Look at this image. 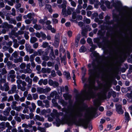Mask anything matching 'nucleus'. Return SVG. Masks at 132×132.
Returning a JSON list of instances; mask_svg holds the SVG:
<instances>
[{
	"label": "nucleus",
	"mask_w": 132,
	"mask_h": 132,
	"mask_svg": "<svg viewBox=\"0 0 132 132\" xmlns=\"http://www.w3.org/2000/svg\"><path fill=\"white\" fill-rule=\"evenodd\" d=\"M122 54L125 56H130V52L129 50H128L125 52H123Z\"/></svg>",
	"instance_id": "nucleus-48"
},
{
	"label": "nucleus",
	"mask_w": 132,
	"mask_h": 132,
	"mask_svg": "<svg viewBox=\"0 0 132 132\" xmlns=\"http://www.w3.org/2000/svg\"><path fill=\"white\" fill-rule=\"evenodd\" d=\"M63 75L65 76L67 79L69 80L71 79L70 74L69 72L64 71L63 73Z\"/></svg>",
	"instance_id": "nucleus-21"
},
{
	"label": "nucleus",
	"mask_w": 132,
	"mask_h": 132,
	"mask_svg": "<svg viewBox=\"0 0 132 132\" xmlns=\"http://www.w3.org/2000/svg\"><path fill=\"white\" fill-rule=\"evenodd\" d=\"M16 74V78L18 79L16 81L18 88L23 92L26 89V87L27 85V83L24 81L20 79L21 78V76L19 75L18 73H17Z\"/></svg>",
	"instance_id": "nucleus-3"
},
{
	"label": "nucleus",
	"mask_w": 132,
	"mask_h": 132,
	"mask_svg": "<svg viewBox=\"0 0 132 132\" xmlns=\"http://www.w3.org/2000/svg\"><path fill=\"white\" fill-rule=\"evenodd\" d=\"M37 91L40 94L44 93V89L41 87H38L37 88Z\"/></svg>",
	"instance_id": "nucleus-30"
},
{
	"label": "nucleus",
	"mask_w": 132,
	"mask_h": 132,
	"mask_svg": "<svg viewBox=\"0 0 132 132\" xmlns=\"http://www.w3.org/2000/svg\"><path fill=\"white\" fill-rule=\"evenodd\" d=\"M25 80L28 83V84L32 83V80L30 78L29 76H27L26 77Z\"/></svg>",
	"instance_id": "nucleus-27"
},
{
	"label": "nucleus",
	"mask_w": 132,
	"mask_h": 132,
	"mask_svg": "<svg viewBox=\"0 0 132 132\" xmlns=\"http://www.w3.org/2000/svg\"><path fill=\"white\" fill-rule=\"evenodd\" d=\"M14 96L15 99L16 101H19V99L20 98L18 95L17 94H15L14 95Z\"/></svg>",
	"instance_id": "nucleus-50"
},
{
	"label": "nucleus",
	"mask_w": 132,
	"mask_h": 132,
	"mask_svg": "<svg viewBox=\"0 0 132 132\" xmlns=\"http://www.w3.org/2000/svg\"><path fill=\"white\" fill-rule=\"evenodd\" d=\"M38 40L35 37H31L30 42L31 43H34Z\"/></svg>",
	"instance_id": "nucleus-26"
},
{
	"label": "nucleus",
	"mask_w": 132,
	"mask_h": 132,
	"mask_svg": "<svg viewBox=\"0 0 132 132\" xmlns=\"http://www.w3.org/2000/svg\"><path fill=\"white\" fill-rule=\"evenodd\" d=\"M4 91H8L9 89V87L8 83H5L3 85Z\"/></svg>",
	"instance_id": "nucleus-19"
},
{
	"label": "nucleus",
	"mask_w": 132,
	"mask_h": 132,
	"mask_svg": "<svg viewBox=\"0 0 132 132\" xmlns=\"http://www.w3.org/2000/svg\"><path fill=\"white\" fill-rule=\"evenodd\" d=\"M43 102L45 103V106L46 108H48L50 106V104L49 103V101L47 100H44L43 101Z\"/></svg>",
	"instance_id": "nucleus-36"
},
{
	"label": "nucleus",
	"mask_w": 132,
	"mask_h": 132,
	"mask_svg": "<svg viewBox=\"0 0 132 132\" xmlns=\"http://www.w3.org/2000/svg\"><path fill=\"white\" fill-rule=\"evenodd\" d=\"M97 47V46L95 45H94L93 44H92V47L90 49V51L91 52H92L93 51H94L96 48Z\"/></svg>",
	"instance_id": "nucleus-34"
},
{
	"label": "nucleus",
	"mask_w": 132,
	"mask_h": 132,
	"mask_svg": "<svg viewBox=\"0 0 132 132\" xmlns=\"http://www.w3.org/2000/svg\"><path fill=\"white\" fill-rule=\"evenodd\" d=\"M126 96L128 98V99L132 98V90L131 91L130 93H127Z\"/></svg>",
	"instance_id": "nucleus-46"
},
{
	"label": "nucleus",
	"mask_w": 132,
	"mask_h": 132,
	"mask_svg": "<svg viewBox=\"0 0 132 132\" xmlns=\"http://www.w3.org/2000/svg\"><path fill=\"white\" fill-rule=\"evenodd\" d=\"M73 11V9L72 8L70 7L69 9H68L67 11V13L68 15H70L71 14V11Z\"/></svg>",
	"instance_id": "nucleus-37"
},
{
	"label": "nucleus",
	"mask_w": 132,
	"mask_h": 132,
	"mask_svg": "<svg viewBox=\"0 0 132 132\" xmlns=\"http://www.w3.org/2000/svg\"><path fill=\"white\" fill-rule=\"evenodd\" d=\"M14 100L13 97L12 96H10L9 97L8 100L7 101L9 102L11 101H13Z\"/></svg>",
	"instance_id": "nucleus-60"
},
{
	"label": "nucleus",
	"mask_w": 132,
	"mask_h": 132,
	"mask_svg": "<svg viewBox=\"0 0 132 132\" xmlns=\"http://www.w3.org/2000/svg\"><path fill=\"white\" fill-rule=\"evenodd\" d=\"M46 96L43 95H40L39 96L40 99L41 100H44L46 98Z\"/></svg>",
	"instance_id": "nucleus-59"
},
{
	"label": "nucleus",
	"mask_w": 132,
	"mask_h": 132,
	"mask_svg": "<svg viewBox=\"0 0 132 132\" xmlns=\"http://www.w3.org/2000/svg\"><path fill=\"white\" fill-rule=\"evenodd\" d=\"M105 33L104 32H103L102 31L100 30H99L98 31V35L100 36L99 37L100 38H102L104 37V38L105 39L106 38V37H104V35Z\"/></svg>",
	"instance_id": "nucleus-18"
},
{
	"label": "nucleus",
	"mask_w": 132,
	"mask_h": 132,
	"mask_svg": "<svg viewBox=\"0 0 132 132\" xmlns=\"http://www.w3.org/2000/svg\"><path fill=\"white\" fill-rule=\"evenodd\" d=\"M18 102L15 101L12 102L11 107L13 109H14L16 106V104H18Z\"/></svg>",
	"instance_id": "nucleus-25"
},
{
	"label": "nucleus",
	"mask_w": 132,
	"mask_h": 132,
	"mask_svg": "<svg viewBox=\"0 0 132 132\" xmlns=\"http://www.w3.org/2000/svg\"><path fill=\"white\" fill-rule=\"evenodd\" d=\"M11 109L10 107L7 108L3 112L5 116H8L10 114V112Z\"/></svg>",
	"instance_id": "nucleus-14"
},
{
	"label": "nucleus",
	"mask_w": 132,
	"mask_h": 132,
	"mask_svg": "<svg viewBox=\"0 0 132 132\" xmlns=\"http://www.w3.org/2000/svg\"><path fill=\"white\" fill-rule=\"evenodd\" d=\"M101 8L103 11H105L106 10V8L104 4H101Z\"/></svg>",
	"instance_id": "nucleus-55"
},
{
	"label": "nucleus",
	"mask_w": 132,
	"mask_h": 132,
	"mask_svg": "<svg viewBox=\"0 0 132 132\" xmlns=\"http://www.w3.org/2000/svg\"><path fill=\"white\" fill-rule=\"evenodd\" d=\"M100 58H95L92 63L93 69L89 70V74L90 75L89 80V85L85 84L84 87L85 90L80 94L78 95L76 99L78 103H82L85 100H89L91 98H94L95 96L94 90H96L98 88L95 87L94 84L96 78L99 76V71L100 65L102 63L100 61Z\"/></svg>",
	"instance_id": "nucleus-2"
},
{
	"label": "nucleus",
	"mask_w": 132,
	"mask_h": 132,
	"mask_svg": "<svg viewBox=\"0 0 132 132\" xmlns=\"http://www.w3.org/2000/svg\"><path fill=\"white\" fill-rule=\"evenodd\" d=\"M60 102L64 106H66L67 104V103L66 102H65L63 100H60Z\"/></svg>",
	"instance_id": "nucleus-42"
},
{
	"label": "nucleus",
	"mask_w": 132,
	"mask_h": 132,
	"mask_svg": "<svg viewBox=\"0 0 132 132\" xmlns=\"http://www.w3.org/2000/svg\"><path fill=\"white\" fill-rule=\"evenodd\" d=\"M50 57H49L50 58H52V57H53V58H56L53 49L51 50V52L50 54Z\"/></svg>",
	"instance_id": "nucleus-39"
},
{
	"label": "nucleus",
	"mask_w": 132,
	"mask_h": 132,
	"mask_svg": "<svg viewBox=\"0 0 132 132\" xmlns=\"http://www.w3.org/2000/svg\"><path fill=\"white\" fill-rule=\"evenodd\" d=\"M59 52L62 53L63 55L62 58H66V54L65 52V50L64 48L60 47L59 49Z\"/></svg>",
	"instance_id": "nucleus-13"
},
{
	"label": "nucleus",
	"mask_w": 132,
	"mask_h": 132,
	"mask_svg": "<svg viewBox=\"0 0 132 132\" xmlns=\"http://www.w3.org/2000/svg\"><path fill=\"white\" fill-rule=\"evenodd\" d=\"M50 49V46L48 47V49H46L45 50V51H43L41 49H40L38 50L37 51L38 55L41 56L42 55L41 57V58H50L48 56H47L49 51Z\"/></svg>",
	"instance_id": "nucleus-4"
},
{
	"label": "nucleus",
	"mask_w": 132,
	"mask_h": 132,
	"mask_svg": "<svg viewBox=\"0 0 132 132\" xmlns=\"http://www.w3.org/2000/svg\"><path fill=\"white\" fill-rule=\"evenodd\" d=\"M35 119L39 121L43 122L44 120V119L43 117H41L38 115H36L35 117Z\"/></svg>",
	"instance_id": "nucleus-17"
},
{
	"label": "nucleus",
	"mask_w": 132,
	"mask_h": 132,
	"mask_svg": "<svg viewBox=\"0 0 132 132\" xmlns=\"http://www.w3.org/2000/svg\"><path fill=\"white\" fill-rule=\"evenodd\" d=\"M113 18L114 21L115 22H117L118 21V18L119 15L116 13H114L112 14Z\"/></svg>",
	"instance_id": "nucleus-16"
},
{
	"label": "nucleus",
	"mask_w": 132,
	"mask_h": 132,
	"mask_svg": "<svg viewBox=\"0 0 132 132\" xmlns=\"http://www.w3.org/2000/svg\"><path fill=\"white\" fill-rule=\"evenodd\" d=\"M59 85V83L56 81H54V83L52 85L54 87L56 88L58 87Z\"/></svg>",
	"instance_id": "nucleus-44"
},
{
	"label": "nucleus",
	"mask_w": 132,
	"mask_h": 132,
	"mask_svg": "<svg viewBox=\"0 0 132 132\" xmlns=\"http://www.w3.org/2000/svg\"><path fill=\"white\" fill-rule=\"evenodd\" d=\"M110 87V85L107 84L100 86L99 88L100 92L97 94V98L94 101V105L96 107L92 108L87 110L85 114V118H80L78 121H75L78 118H80L83 116L85 110L84 107H76L71 109L70 116L76 125L78 126H82L85 128H87L88 122L86 119L89 120L94 116L96 111L97 107L101 105V100L106 99L107 92Z\"/></svg>",
	"instance_id": "nucleus-1"
},
{
	"label": "nucleus",
	"mask_w": 132,
	"mask_h": 132,
	"mask_svg": "<svg viewBox=\"0 0 132 132\" xmlns=\"http://www.w3.org/2000/svg\"><path fill=\"white\" fill-rule=\"evenodd\" d=\"M36 30H40L42 29V27L40 25H38L35 24L33 27Z\"/></svg>",
	"instance_id": "nucleus-28"
},
{
	"label": "nucleus",
	"mask_w": 132,
	"mask_h": 132,
	"mask_svg": "<svg viewBox=\"0 0 132 132\" xmlns=\"http://www.w3.org/2000/svg\"><path fill=\"white\" fill-rule=\"evenodd\" d=\"M125 119L126 121H127V122H128L130 120V116H129V115L128 113L127 112H125Z\"/></svg>",
	"instance_id": "nucleus-20"
},
{
	"label": "nucleus",
	"mask_w": 132,
	"mask_h": 132,
	"mask_svg": "<svg viewBox=\"0 0 132 132\" xmlns=\"http://www.w3.org/2000/svg\"><path fill=\"white\" fill-rule=\"evenodd\" d=\"M12 55L13 56L14 58H18V56L17 51H15L12 54Z\"/></svg>",
	"instance_id": "nucleus-47"
},
{
	"label": "nucleus",
	"mask_w": 132,
	"mask_h": 132,
	"mask_svg": "<svg viewBox=\"0 0 132 132\" xmlns=\"http://www.w3.org/2000/svg\"><path fill=\"white\" fill-rule=\"evenodd\" d=\"M16 89V86L15 85H12L11 90L13 92L15 93Z\"/></svg>",
	"instance_id": "nucleus-38"
},
{
	"label": "nucleus",
	"mask_w": 132,
	"mask_h": 132,
	"mask_svg": "<svg viewBox=\"0 0 132 132\" xmlns=\"http://www.w3.org/2000/svg\"><path fill=\"white\" fill-rule=\"evenodd\" d=\"M51 90V88L49 87H46V88L44 89V93H47L50 91Z\"/></svg>",
	"instance_id": "nucleus-33"
},
{
	"label": "nucleus",
	"mask_w": 132,
	"mask_h": 132,
	"mask_svg": "<svg viewBox=\"0 0 132 132\" xmlns=\"http://www.w3.org/2000/svg\"><path fill=\"white\" fill-rule=\"evenodd\" d=\"M80 43L81 44L83 45V44H85L86 41L84 39V38L81 39V40H80Z\"/></svg>",
	"instance_id": "nucleus-62"
},
{
	"label": "nucleus",
	"mask_w": 132,
	"mask_h": 132,
	"mask_svg": "<svg viewBox=\"0 0 132 132\" xmlns=\"http://www.w3.org/2000/svg\"><path fill=\"white\" fill-rule=\"evenodd\" d=\"M31 59L30 60L31 61H32L31 63V66L33 68H34L35 67L36 65L35 63L32 61L34 60V58H31Z\"/></svg>",
	"instance_id": "nucleus-58"
},
{
	"label": "nucleus",
	"mask_w": 132,
	"mask_h": 132,
	"mask_svg": "<svg viewBox=\"0 0 132 132\" xmlns=\"http://www.w3.org/2000/svg\"><path fill=\"white\" fill-rule=\"evenodd\" d=\"M22 107L21 106H16L14 109L13 110H14L17 111L19 112L22 109Z\"/></svg>",
	"instance_id": "nucleus-49"
},
{
	"label": "nucleus",
	"mask_w": 132,
	"mask_h": 132,
	"mask_svg": "<svg viewBox=\"0 0 132 132\" xmlns=\"http://www.w3.org/2000/svg\"><path fill=\"white\" fill-rule=\"evenodd\" d=\"M67 10L66 9H63L62 10V13L63 15H65L66 16H67Z\"/></svg>",
	"instance_id": "nucleus-54"
},
{
	"label": "nucleus",
	"mask_w": 132,
	"mask_h": 132,
	"mask_svg": "<svg viewBox=\"0 0 132 132\" xmlns=\"http://www.w3.org/2000/svg\"><path fill=\"white\" fill-rule=\"evenodd\" d=\"M87 30L86 28L82 29L81 32V34L82 36L86 37H87Z\"/></svg>",
	"instance_id": "nucleus-15"
},
{
	"label": "nucleus",
	"mask_w": 132,
	"mask_h": 132,
	"mask_svg": "<svg viewBox=\"0 0 132 132\" xmlns=\"http://www.w3.org/2000/svg\"><path fill=\"white\" fill-rule=\"evenodd\" d=\"M2 27L3 28L6 29H12L13 27V26L12 25L9 24L7 23H4L2 24Z\"/></svg>",
	"instance_id": "nucleus-10"
},
{
	"label": "nucleus",
	"mask_w": 132,
	"mask_h": 132,
	"mask_svg": "<svg viewBox=\"0 0 132 132\" xmlns=\"http://www.w3.org/2000/svg\"><path fill=\"white\" fill-rule=\"evenodd\" d=\"M45 9H48L49 12L51 13L52 12L53 10L51 6L49 4H45Z\"/></svg>",
	"instance_id": "nucleus-12"
},
{
	"label": "nucleus",
	"mask_w": 132,
	"mask_h": 132,
	"mask_svg": "<svg viewBox=\"0 0 132 132\" xmlns=\"http://www.w3.org/2000/svg\"><path fill=\"white\" fill-rule=\"evenodd\" d=\"M50 45L49 46V44L48 42H43V43L42 46L44 48H46L47 47H49ZM48 48L47 49H48Z\"/></svg>",
	"instance_id": "nucleus-31"
},
{
	"label": "nucleus",
	"mask_w": 132,
	"mask_h": 132,
	"mask_svg": "<svg viewBox=\"0 0 132 132\" xmlns=\"http://www.w3.org/2000/svg\"><path fill=\"white\" fill-rule=\"evenodd\" d=\"M60 35L59 34H56L55 36L54 44L55 47L59 46L60 40Z\"/></svg>",
	"instance_id": "nucleus-7"
},
{
	"label": "nucleus",
	"mask_w": 132,
	"mask_h": 132,
	"mask_svg": "<svg viewBox=\"0 0 132 132\" xmlns=\"http://www.w3.org/2000/svg\"><path fill=\"white\" fill-rule=\"evenodd\" d=\"M32 96L34 99L36 100L38 97L37 94H32Z\"/></svg>",
	"instance_id": "nucleus-64"
},
{
	"label": "nucleus",
	"mask_w": 132,
	"mask_h": 132,
	"mask_svg": "<svg viewBox=\"0 0 132 132\" xmlns=\"http://www.w3.org/2000/svg\"><path fill=\"white\" fill-rule=\"evenodd\" d=\"M80 36L79 34H78L77 36L76 37L75 40L79 41L80 38Z\"/></svg>",
	"instance_id": "nucleus-53"
},
{
	"label": "nucleus",
	"mask_w": 132,
	"mask_h": 132,
	"mask_svg": "<svg viewBox=\"0 0 132 132\" xmlns=\"http://www.w3.org/2000/svg\"><path fill=\"white\" fill-rule=\"evenodd\" d=\"M54 96L56 99H57L59 98V95L56 91H54L52 92L50 94V96L51 97H53Z\"/></svg>",
	"instance_id": "nucleus-11"
},
{
	"label": "nucleus",
	"mask_w": 132,
	"mask_h": 132,
	"mask_svg": "<svg viewBox=\"0 0 132 132\" xmlns=\"http://www.w3.org/2000/svg\"><path fill=\"white\" fill-rule=\"evenodd\" d=\"M7 120V118L5 116H3L2 115H0V120L1 121H6Z\"/></svg>",
	"instance_id": "nucleus-35"
},
{
	"label": "nucleus",
	"mask_w": 132,
	"mask_h": 132,
	"mask_svg": "<svg viewBox=\"0 0 132 132\" xmlns=\"http://www.w3.org/2000/svg\"><path fill=\"white\" fill-rule=\"evenodd\" d=\"M32 13H30L28 14L27 15H26V16H27V18L31 19V20L34 19L33 17H32Z\"/></svg>",
	"instance_id": "nucleus-45"
},
{
	"label": "nucleus",
	"mask_w": 132,
	"mask_h": 132,
	"mask_svg": "<svg viewBox=\"0 0 132 132\" xmlns=\"http://www.w3.org/2000/svg\"><path fill=\"white\" fill-rule=\"evenodd\" d=\"M105 5L108 7H110V3L109 1H106L105 2Z\"/></svg>",
	"instance_id": "nucleus-56"
},
{
	"label": "nucleus",
	"mask_w": 132,
	"mask_h": 132,
	"mask_svg": "<svg viewBox=\"0 0 132 132\" xmlns=\"http://www.w3.org/2000/svg\"><path fill=\"white\" fill-rule=\"evenodd\" d=\"M27 99L29 100H31L32 99V98L31 95L30 94H29L28 95Z\"/></svg>",
	"instance_id": "nucleus-57"
},
{
	"label": "nucleus",
	"mask_w": 132,
	"mask_h": 132,
	"mask_svg": "<svg viewBox=\"0 0 132 132\" xmlns=\"http://www.w3.org/2000/svg\"><path fill=\"white\" fill-rule=\"evenodd\" d=\"M100 39L98 38H95L94 39L93 41L94 43L97 44L99 46H103L106 42V40L104 38H103L102 41L101 42H100Z\"/></svg>",
	"instance_id": "nucleus-6"
},
{
	"label": "nucleus",
	"mask_w": 132,
	"mask_h": 132,
	"mask_svg": "<svg viewBox=\"0 0 132 132\" xmlns=\"http://www.w3.org/2000/svg\"><path fill=\"white\" fill-rule=\"evenodd\" d=\"M31 105H32V108H29V109L30 112H32L35 111V109L36 108V106L35 104L33 103H31Z\"/></svg>",
	"instance_id": "nucleus-24"
},
{
	"label": "nucleus",
	"mask_w": 132,
	"mask_h": 132,
	"mask_svg": "<svg viewBox=\"0 0 132 132\" xmlns=\"http://www.w3.org/2000/svg\"><path fill=\"white\" fill-rule=\"evenodd\" d=\"M80 50H79L80 52H84L86 50V48L84 46H82L80 48Z\"/></svg>",
	"instance_id": "nucleus-43"
},
{
	"label": "nucleus",
	"mask_w": 132,
	"mask_h": 132,
	"mask_svg": "<svg viewBox=\"0 0 132 132\" xmlns=\"http://www.w3.org/2000/svg\"><path fill=\"white\" fill-rule=\"evenodd\" d=\"M116 3L113 2V6L116 9L117 8H121L123 10L126 9L128 8V7L126 6H122V4L120 1L118 0L115 1Z\"/></svg>",
	"instance_id": "nucleus-5"
},
{
	"label": "nucleus",
	"mask_w": 132,
	"mask_h": 132,
	"mask_svg": "<svg viewBox=\"0 0 132 132\" xmlns=\"http://www.w3.org/2000/svg\"><path fill=\"white\" fill-rule=\"evenodd\" d=\"M116 107L117 111L118 113L121 114L123 113V111L121 105L120 104H117L116 106Z\"/></svg>",
	"instance_id": "nucleus-9"
},
{
	"label": "nucleus",
	"mask_w": 132,
	"mask_h": 132,
	"mask_svg": "<svg viewBox=\"0 0 132 132\" xmlns=\"http://www.w3.org/2000/svg\"><path fill=\"white\" fill-rule=\"evenodd\" d=\"M72 19L73 20L77 18L76 14L75 12H73L72 13Z\"/></svg>",
	"instance_id": "nucleus-52"
},
{
	"label": "nucleus",
	"mask_w": 132,
	"mask_h": 132,
	"mask_svg": "<svg viewBox=\"0 0 132 132\" xmlns=\"http://www.w3.org/2000/svg\"><path fill=\"white\" fill-rule=\"evenodd\" d=\"M41 37L43 40H45L46 38V35L43 32H40Z\"/></svg>",
	"instance_id": "nucleus-32"
},
{
	"label": "nucleus",
	"mask_w": 132,
	"mask_h": 132,
	"mask_svg": "<svg viewBox=\"0 0 132 132\" xmlns=\"http://www.w3.org/2000/svg\"><path fill=\"white\" fill-rule=\"evenodd\" d=\"M22 72L25 73L30 74L31 73L32 70L30 69L26 68L23 70H22Z\"/></svg>",
	"instance_id": "nucleus-22"
},
{
	"label": "nucleus",
	"mask_w": 132,
	"mask_h": 132,
	"mask_svg": "<svg viewBox=\"0 0 132 132\" xmlns=\"http://www.w3.org/2000/svg\"><path fill=\"white\" fill-rule=\"evenodd\" d=\"M5 126L6 127H7L9 130H11L12 128V126L10 125V123L8 122H7L5 123Z\"/></svg>",
	"instance_id": "nucleus-41"
},
{
	"label": "nucleus",
	"mask_w": 132,
	"mask_h": 132,
	"mask_svg": "<svg viewBox=\"0 0 132 132\" xmlns=\"http://www.w3.org/2000/svg\"><path fill=\"white\" fill-rule=\"evenodd\" d=\"M23 60L22 58H16L14 60V61L15 63H17L18 62H22Z\"/></svg>",
	"instance_id": "nucleus-40"
},
{
	"label": "nucleus",
	"mask_w": 132,
	"mask_h": 132,
	"mask_svg": "<svg viewBox=\"0 0 132 132\" xmlns=\"http://www.w3.org/2000/svg\"><path fill=\"white\" fill-rule=\"evenodd\" d=\"M19 15H20V16H19L16 18V19L18 21H21L22 19V16L20 14Z\"/></svg>",
	"instance_id": "nucleus-63"
},
{
	"label": "nucleus",
	"mask_w": 132,
	"mask_h": 132,
	"mask_svg": "<svg viewBox=\"0 0 132 132\" xmlns=\"http://www.w3.org/2000/svg\"><path fill=\"white\" fill-rule=\"evenodd\" d=\"M20 67L22 69H23L25 68L26 66V65L25 63H22L20 65Z\"/></svg>",
	"instance_id": "nucleus-61"
},
{
	"label": "nucleus",
	"mask_w": 132,
	"mask_h": 132,
	"mask_svg": "<svg viewBox=\"0 0 132 132\" xmlns=\"http://www.w3.org/2000/svg\"><path fill=\"white\" fill-rule=\"evenodd\" d=\"M42 72L43 73H50L51 72V69L49 68H43L42 69Z\"/></svg>",
	"instance_id": "nucleus-23"
},
{
	"label": "nucleus",
	"mask_w": 132,
	"mask_h": 132,
	"mask_svg": "<svg viewBox=\"0 0 132 132\" xmlns=\"http://www.w3.org/2000/svg\"><path fill=\"white\" fill-rule=\"evenodd\" d=\"M63 96L65 98V100H67L71 98V96L70 95H68L67 94H64Z\"/></svg>",
	"instance_id": "nucleus-29"
},
{
	"label": "nucleus",
	"mask_w": 132,
	"mask_h": 132,
	"mask_svg": "<svg viewBox=\"0 0 132 132\" xmlns=\"http://www.w3.org/2000/svg\"><path fill=\"white\" fill-rule=\"evenodd\" d=\"M87 43L89 44H92L93 43L92 39L90 38H87Z\"/></svg>",
	"instance_id": "nucleus-51"
},
{
	"label": "nucleus",
	"mask_w": 132,
	"mask_h": 132,
	"mask_svg": "<svg viewBox=\"0 0 132 132\" xmlns=\"http://www.w3.org/2000/svg\"><path fill=\"white\" fill-rule=\"evenodd\" d=\"M93 56L95 57V58H127V57H99V54L98 53H97L96 51H94L92 53Z\"/></svg>",
	"instance_id": "nucleus-8"
}]
</instances>
